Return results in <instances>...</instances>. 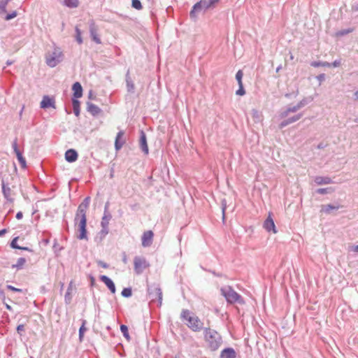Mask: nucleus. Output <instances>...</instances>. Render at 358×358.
<instances>
[{
  "label": "nucleus",
  "instance_id": "1",
  "mask_svg": "<svg viewBox=\"0 0 358 358\" xmlns=\"http://www.w3.org/2000/svg\"><path fill=\"white\" fill-rule=\"evenodd\" d=\"M204 338L208 347L211 351H216L222 344V338L220 334L210 328L203 329Z\"/></svg>",
  "mask_w": 358,
  "mask_h": 358
},
{
  "label": "nucleus",
  "instance_id": "2",
  "mask_svg": "<svg viewBox=\"0 0 358 358\" xmlns=\"http://www.w3.org/2000/svg\"><path fill=\"white\" fill-rule=\"evenodd\" d=\"M18 182L13 177L2 180V190L5 198L9 202H13L18 189Z\"/></svg>",
  "mask_w": 358,
  "mask_h": 358
},
{
  "label": "nucleus",
  "instance_id": "3",
  "mask_svg": "<svg viewBox=\"0 0 358 358\" xmlns=\"http://www.w3.org/2000/svg\"><path fill=\"white\" fill-rule=\"evenodd\" d=\"M181 317L187 321V327L193 331H200L203 329V323L201 320L195 315H190L188 310H183L181 313Z\"/></svg>",
  "mask_w": 358,
  "mask_h": 358
},
{
  "label": "nucleus",
  "instance_id": "4",
  "mask_svg": "<svg viewBox=\"0 0 358 358\" xmlns=\"http://www.w3.org/2000/svg\"><path fill=\"white\" fill-rule=\"evenodd\" d=\"M222 296H224L229 303L243 304L244 300L243 297L238 294L231 286H225L220 289Z\"/></svg>",
  "mask_w": 358,
  "mask_h": 358
},
{
  "label": "nucleus",
  "instance_id": "5",
  "mask_svg": "<svg viewBox=\"0 0 358 358\" xmlns=\"http://www.w3.org/2000/svg\"><path fill=\"white\" fill-rule=\"evenodd\" d=\"M219 1L220 0H201L194 5L189 13L190 17L192 18L195 17V13L196 12L213 8L215 6V4L219 2Z\"/></svg>",
  "mask_w": 358,
  "mask_h": 358
},
{
  "label": "nucleus",
  "instance_id": "6",
  "mask_svg": "<svg viewBox=\"0 0 358 358\" xmlns=\"http://www.w3.org/2000/svg\"><path fill=\"white\" fill-rule=\"evenodd\" d=\"M148 298L151 302L157 301V306H161L162 303V292L159 284L153 283L148 285Z\"/></svg>",
  "mask_w": 358,
  "mask_h": 358
},
{
  "label": "nucleus",
  "instance_id": "7",
  "mask_svg": "<svg viewBox=\"0 0 358 358\" xmlns=\"http://www.w3.org/2000/svg\"><path fill=\"white\" fill-rule=\"evenodd\" d=\"M75 222L76 224H78L77 231L78 234H77V238L79 240H88L86 229V216L76 215L75 217Z\"/></svg>",
  "mask_w": 358,
  "mask_h": 358
},
{
  "label": "nucleus",
  "instance_id": "8",
  "mask_svg": "<svg viewBox=\"0 0 358 358\" xmlns=\"http://www.w3.org/2000/svg\"><path fill=\"white\" fill-rule=\"evenodd\" d=\"M134 271L136 274H141L149 266V264L143 257L136 256L134 259Z\"/></svg>",
  "mask_w": 358,
  "mask_h": 358
},
{
  "label": "nucleus",
  "instance_id": "9",
  "mask_svg": "<svg viewBox=\"0 0 358 358\" xmlns=\"http://www.w3.org/2000/svg\"><path fill=\"white\" fill-rule=\"evenodd\" d=\"M62 53L59 50H55L46 56V63L50 67H55L62 60Z\"/></svg>",
  "mask_w": 358,
  "mask_h": 358
},
{
  "label": "nucleus",
  "instance_id": "10",
  "mask_svg": "<svg viewBox=\"0 0 358 358\" xmlns=\"http://www.w3.org/2000/svg\"><path fill=\"white\" fill-rule=\"evenodd\" d=\"M89 31L92 40L96 44H101V41L98 35V27L92 20L89 22Z\"/></svg>",
  "mask_w": 358,
  "mask_h": 358
},
{
  "label": "nucleus",
  "instance_id": "11",
  "mask_svg": "<svg viewBox=\"0 0 358 358\" xmlns=\"http://www.w3.org/2000/svg\"><path fill=\"white\" fill-rule=\"evenodd\" d=\"M139 147L145 155L149 153L146 134L143 130L140 131Z\"/></svg>",
  "mask_w": 358,
  "mask_h": 358
},
{
  "label": "nucleus",
  "instance_id": "12",
  "mask_svg": "<svg viewBox=\"0 0 358 358\" xmlns=\"http://www.w3.org/2000/svg\"><path fill=\"white\" fill-rule=\"evenodd\" d=\"M154 234L151 230L146 231L142 236V245L149 247L152 243Z\"/></svg>",
  "mask_w": 358,
  "mask_h": 358
},
{
  "label": "nucleus",
  "instance_id": "13",
  "mask_svg": "<svg viewBox=\"0 0 358 358\" xmlns=\"http://www.w3.org/2000/svg\"><path fill=\"white\" fill-rule=\"evenodd\" d=\"M13 148L14 152L17 156L18 162L20 164L22 168H23V169L26 168V166H27L26 160L22 157V153L20 152V151L19 150V149L17 148V139H15L14 141V142L13 143Z\"/></svg>",
  "mask_w": 358,
  "mask_h": 358
},
{
  "label": "nucleus",
  "instance_id": "14",
  "mask_svg": "<svg viewBox=\"0 0 358 358\" xmlns=\"http://www.w3.org/2000/svg\"><path fill=\"white\" fill-rule=\"evenodd\" d=\"M90 203V197H86L81 204L78 206L76 215L78 216H86V209L87 208Z\"/></svg>",
  "mask_w": 358,
  "mask_h": 358
},
{
  "label": "nucleus",
  "instance_id": "15",
  "mask_svg": "<svg viewBox=\"0 0 358 358\" xmlns=\"http://www.w3.org/2000/svg\"><path fill=\"white\" fill-rule=\"evenodd\" d=\"M41 107L42 108H55V100L53 98L50 97L48 96H44L43 100L41 102Z\"/></svg>",
  "mask_w": 358,
  "mask_h": 358
},
{
  "label": "nucleus",
  "instance_id": "16",
  "mask_svg": "<svg viewBox=\"0 0 358 358\" xmlns=\"http://www.w3.org/2000/svg\"><path fill=\"white\" fill-rule=\"evenodd\" d=\"M264 228L268 232L273 231V233H274V234H275L277 232V231L275 229V225L274 224V221L271 217L270 215L264 222Z\"/></svg>",
  "mask_w": 358,
  "mask_h": 358
},
{
  "label": "nucleus",
  "instance_id": "17",
  "mask_svg": "<svg viewBox=\"0 0 358 358\" xmlns=\"http://www.w3.org/2000/svg\"><path fill=\"white\" fill-rule=\"evenodd\" d=\"M124 135V132L123 131H120L116 136L115 141V148L116 150H120L123 145L125 143V140L123 139V136Z\"/></svg>",
  "mask_w": 358,
  "mask_h": 358
},
{
  "label": "nucleus",
  "instance_id": "18",
  "mask_svg": "<svg viewBox=\"0 0 358 358\" xmlns=\"http://www.w3.org/2000/svg\"><path fill=\"white\" fill-rule=\"evenodd\" d=\"M220 358H236V352L232 348H227L221 351Z\"/></svg>",
  "mask_w": 358,
  "mask_h": 358
},
{
  "label": "nucleus",
  "instance_id": "19",
  "mask_svg": "<svg viewBox=\"0 0 358 358\" xmlns=\"http://www.w3.org/2000/svg\"><path fill=\"white\" fill-rule=\"evenodd\" d=\"M302 115H303L302 113H299V114L295 115L294 116H293L292 117H289L288 119H286V120H283L279 124V127L280 129H282V128L285 127L286 126H287V125H289V124H292L293 122H295L298 121L299 119H301Z\"/></svg>",
  "mask_w": 358,
  "mask_h": 358
},
{
  "label": "nucleus",
  "instance_id": "20",
  "mask_svg": "<svg viewBox=\"0 0 358 358\" xmlns=\"http://www.w3.org/2000/svg\"><path fill=\"white\" fill-rule=\"evenodd\" d=\"M100 280L105 283V285L108 287V288L113 294L115 293V285L110 278H109L106 275H101Z\"/></svg>",
  "mask_w": 358,
  "mask_h": 358
},
{
  "label": "nucleus",
  "instance_id": "21",
  "mask_svg": "<svg viewBox=\"0 0 358 358\" xmlns=\"http://www.w3.org/2000/svg\"><path fill=\"white\" fill-rule=\"evenodd\" d=\"M87 110L93 116L98 115L101 112L99 106L90 101L87 102Z\"/></svg>",
  "mask_w": 358,
  "mask_h": 358
},
{
  "label": "nucleus",
  "instance_id": "22",
  "mask_svg": "<svg viewBox=\"0 0 358 358\" xmlns=\"http://www.w3.org/2000/svg\"><path fill=\"white\" fill-rule=\"evenodd\" d=\"M72 90L74 98H80L83 96V87L80 83H75L72 86Z\"/></svg>",
  "mask_w": 358,
  "mask_h": 358
},
{
  "label": "nucleus",
  "instance_id": "23",
  "mask_svg": "<svg viewBox=\"0 0 358 358\" xmlns=\"http://www.w3.org/2000/svg\"><path fill=\"white\" fill-rule=\"evenodd\" d=\"M315 182L318 185H328L333 182L332 180L329 177L317 176L314 180Z\"/></svg>",
  "mask_w": 358,
  "mask_h": 358
},
{
  "label": "nucleus",
  "instance_id": "24",
  "mask_svg": "<svg viewBox=\"0 0 358 358\" xmlns=\"http://www.w3.org/2000/svg\"><path fill=\"white\" fill-rule=\"evenodd\" d=\"M299 110V108H298L297 104L295 106H289L287 108V109L285 110H284L283 112H282L280 113V117L282 118L286 117L289 115V113H295Z\"/></svg>",
  "mask_w": 358,
  "mask_h": 358
},
{
  "label": "nucleus",
  "instance_id": "25",
  "mask_svg": "<svg viewBox=\"0 0 358 358\" xmlns=\"http://www.w3.org/2000/svg\"><path fill=\"white\" fill-rule=\"evenodd\" d=\"M112 215L110 213H104L102 220L101 222V225L103 229H107L109 224V220L111 219Z\"/></svg>",
  "mask_w": 358,
  "mask_h": 358
},
{
  "label": "nucleus",
  "instance_id": "26",
  "mask_svg": "<svg viewBox=\"0 0 358 358\" xmlns=\"http://www.w3.org/2000/svg\"><path fill=\"white\" fill-rule=\"evenodd\" d=\"M126 83H127V91L129 92H134V84L131 80V78L129 76V71H128L126 74Z\"/></svg>",
  "mask_w": 358,
  "mask_h": 358
},
{
  "label": "nucleus",
  "instance_id": "27",
  "mask_svg": "<svg viewBox=\"0 0 358 358\" xmlns=\"http://www.w3.org/2000/svg\"><path fill=\"white\" fill-rule=\"evenodd\" d=\"M340 206H334L332 204H327L322 206L321 211L329 214L332 210H338Z\"/></svg>",
  "mask_w": 358,
  "mask_h": 358
},
{
  "label": "nucleus",
  "instance_id": "28",
  "mask_svg": "<svg viewBox=\"0 0 358 358\" xmlns=\"http://www.w3.org/2000/svg\"><path fill=\"white\" fill-rule=\"evenodd\" d=\"M76 99L77 98H74V97L72 99V105H73V109L74 114L76 115V116L78 117L80 115V103Z\"/></svg>",
  "mask_w": 358,
  "mask_h": 358
},
{
  "label": "nucleus",
  "instance_id": "29",
  "mask_svg": "<svg viewBox=\"0 0 358 358\" xmlns=\"http://www.w3.org/2000/svg\"><path fill=\"white\" fill-rule=\"evenodd\" d=\"M310 66L313 67H331V64L327 62L314 61L311 62Z\"/></svg>",
  "mask_w": 358,
  "mask_h": 358
},
{
  "label": "nucleus",
  "instance_id": "30",
  "mask_svg": "<svg viewBox=\"0 0 358 358\" xmlns=\"http://www.w3.org/2000/svg\"><path fill=\"white\" fill-rule=\"evenodd\" d=\"M78 159V153L74 149H69V162H73Z\"/></svg>",
  "mask_w": 358,
  "mask_h": 358
},
{
  "label": "nucleus",
  "instance_id": "31",
  "mask_svg": "<svg viewBox=\"0 0 358 358\" xmlns=\"http://www.w3.org/2000/svg\"><path fill=\"white\" fill-rule=\"evenodd\" d=\"M85 324H86V320H83L82 325L79 329V339L80 341H83V338L84 337V334L87 331V329L85 327Z\"/></svg>",
  "mask_w": 358,
  "mask_h": 358
},
{
  "label": "nucleus",
  "instance_id": "32",
  "mask_svg": "<svg viewBox=\"0 0 358 358\" xmlns=\"http://www.w3.org/2000/svg\"><path fill=\"white\" fill-rule=\"evenodd\" d=\"M120 331L122 333V334L124 336V338L128 341H130V336H129V332H128V327L126 325H124V324H122V325H120Z\"/></svg>",
  "mask_w": 358,
  "mask_h": 358
},
{
  "label": "nucleus",
  "instance_id": "33",
  "mask_svg": "<svg viewBox=\"0 0 358 358\" xmlns=\"http://www.w3.org/2000/svg\"><path fill=\"white\" fill-rule=\"evenodd\" d=\"M121 294L124 297H130L132 295V290L131 287L124 288L121 292Z\"/></svg>",
  "mask_w": 358,
  "mask_h": 358
},
{
  "label": "nucleus",
  "instance_id": "34",
  "mask_svg": "<svg viewBox=\"0 0 358 358\" xmlns=\"http://www.w3.org/2000/svg\"><path fill=\"white\" fill-rule=\"evenodd\" d=\"M76 40L79 44H81L83 43L81 31L78 26L76 27Z\"/></svg>",
  "mask_w": 358,
  "mask_h": 358
},
{
  "label": "nucleus",
  "instance_id": "35",
  "mask_svg": "<svg viewBox=\"0 0 358 358\" xmlns=\"http://www.w3.org/2000/svg\"><path fill=\"white\" fill-rule=\"evenodd\" d=\"M131 6L136 10H141L143 8L141 2L140 0H132Z\"/></svg>",
  "mask_w": 358,
  "mask_h": 358
},
{
  "label": "nucleus",
  "instance_id": "36",
  "mask_svg": "<svg viewBox=\"0 0 358 358\" xmlns=\"http://www.w3.org/2000/svg\"><path fill=\"white\" fill-rule=\"evenodd\" d=\"M243 76V73L242 70H238L236 74V79L238 82V85H243L242 78Z\"/></svg>",
  "mask_w": 358,
  "mask_h": 358
},
{
  "label": "nucleus",
  "instance_id": "37",
  "mask_svg": "<svg viewBox=\"0 0 358 358\" xmlns=\"http://www.w3.org/2000/svg\"><path fill=\"white\" fill-rule=\"evenodd\" d=\"M310 101H311V99H310L308 98H304L297 103L298 108H299V109H301V108L304 107L306 105H307Z\"/></svg>",
  "mask_w": 358,
  "mask_h": 358
},
{
  "label": "nucleus",
  "instance_id": "38",
  "mask_svg": "<svg viewBox=\"0 0 358 358\" xmlns=\"http://www.w3.org/2000/svg\"><path fill=\"white\" fill-rule=\"evenodd\" d=\"M333 191L331 187H327V188H320L317 189V193L320 194H325L330 193Z\"/></svg>",
  "mask_w": 358,
  "mask_h": 358
},
{
  "label": "nucleus",
  "instance_id": "39",
  "mask_svg": "<svg viewBox=\"0 0 358 358\" xmlns=\"http://www.w3.org/2000/svg\"><path fill=\"white\" fill-rule=\"evenodd\" d=\"M10 0H0V13L6 12V7Z\"/></svg>",
  "mask_w": 358,
  "mask_h": 358
},
{
  "label": "nucleus",
  "instance_id": "40",
  "mask_svg": "<svg viewBox=\"0 0 358 358\" xmlns=\"http://www.w3.org/2000/svg\"><path fill=\"white\" fill-rule=\"evenodd\" d=\"M251 115L252 117V118H254L255 120V121H259V119H260V115H259V113L257 110L256 109H252V111H251Z\"/></svg>",
  "mask_w": 358,
  "mask_h": 358
},
{
  "label": "nucleus",
  "instance_id": "41",
  "mask_svg": "<svg viewBox=\"0 0 358 358\" xmlns=\"http://www.w3.org/2000/svg\"><path fill=\"white\" fill-rule=\"evenodd\" d=\"M79 6V0H69V8H77Z\"/></svg>",
  "mask_w": 358,
  "mask_h": 358
},
{
  "label": "nucleus",
  "instance_id": "42",
  "mask_svg": "<svg viewBox=\"0 0 358 358\" xmlns=\"http://www.w3.org/2000/svg\"><path fill=\"white\" fill-rule=\"evenodd\" d=\"M238 87H239V88L236 91V94L239 96H243L244 94H245V91L243 88V85H238Z\"/></svg>",
  "mask_w": 358,
  "mask_h": 358
},
{
  "label": "nucleus",
  "instance_id": "43",
  "mask_svg": "<svg viewBox=\"0 0 358 358\" xmlns=\"http://www.w3.org/2000/svg\"><path fill=\"white\" fill-rule=\"evenodd\" d=\"M16 16H17V12L16 11H13L10 14H8L6 16L5 20H10L15 17Z\"/></svg>",
  "mask_w": 358,
  "mask_h": 358
},
{
  "label": "nucleus",
  "instance_id": "44",
  "mask_svg": "<svg viewBox=\"0 0 358 358\" xmlns=\"http://www.w3.org/2000/svg\"><path fill=\"white\" fill-rule=\"evenodd\" d=\"M226 208H227V205H226V201L225 200H222V218H223V220H224L225 218V210H226Z\"/></svg>",
  "mask_w": 358,
  "mask_h": 358
},
{
  "label": "nucleus",
  "instance_id": "45",
  "mask_svg": "<svg viewBox=\"0 0 358 358\" xmlns=\"http://www.w3.org/2000/svg\"><path fill=\"white\" fill-rule=\"evenodd\" d=\"M26 262V259L24 258H20L17 260V266H22Z\"/></svg>",
  "mask_w": 358,
  "mask_h": 358
},
{
  "label": "nucleus",
  "instance_id": "46",
  "mask_svg": "<svg viewBox=\"0 0 358 358\" xmlns=\"http://www.w3.org/2000/svg\"><path fill=\"white\" fill-rule=\"evenodd\" d=\"M24 331V324H20L17 327V331L19 334H22V333Z\"/></svg>",
  "mask_w": 358,
  "mask_h": 358
},
{
  "label": "nucleus",
  "instance_id": "47",
  "mask_svg": "<svg viewBox=\"0 0 358 358\" xmlns=\"http://www.w3.org/2000/svg\"><path fill=\"white\" fill-rule=\"evenodd\" d=\"M317 80L321 83L325 80V74L321 73L316 77Z\"/></svg>",
  "mask_w": 358,
  "mask_h": 358
},
{
  "label": "nucleus",
  "instance_id": "48",
  "mask_svg": "<svg viewBox=\"0 0 358 358\" xmlns=\"http://www.w3.org/2000/svg\"><path fill=\"white\" fill-rule=\"evenodd\" d=\"M7 288L13 292H22V290L21 289H18L13 287L12 285H7Z\"/></svg>",
  "mask_w": 358,
  "mask_h": 358
},
{
  "label": "nucleus",
  "instance_id": "49",
  "mask_svg": "<svg viewBox=\"0 0 358 358\" xmlns=\"http://www.w3.org/2000/svg\"><path fill=\"white\" fill-rule=\"evenodd\" d=\"M98 264L101 266L102 268H108V264H106V262H103L102 261H99L98 262Z\"/></svg>",
  "mask_w": 358,
  "mask_h": 358
},
{
  "label": "nucleus",
  "instance_id": "50",
  "mask_svg": "<svg viewBox=\"0 0 358 358\" xmlns=\"http://www.w3.org/2000/svg\"><path fill=\"white\" fill-rule=\"evenodd\" d=\"M17 238H15L12 242H11V246L13 248H20L18 245H17L16 244V242H17Z\"/></svg>",
  "mask_w": 358,
  "mask_h": 358
},
{
  "label": "nucleus",
  "instance_id": "51",
  "mask_svg": "<svg viewBox=\"0 0 358 358\" xmlns=\"http://www.w3.org/2000/svg\"><path fill=\"white\" fill-rule=\"evenodd\" d=\"M331 64V67H338L341 65V60H335L333 63H330Z\"/></svg>",
  "mask_w": 358,
  "mask_h": 358
},
{
  "label": "nucleus",
  "instance_id": "52",
  "mask_svg": "<svg viewBox=\"0 0 358 358\" xmlns=\"http://www.w3.org/2000/svg\"><path fill=\"white\" fill-rule=\"evenodd\" d=\"M22 216H23L22 213V212H18V213H17V215H16V218H17V220H20V219H22Z\"/></svg>",
  "mask_w": 358,
  "mask_h": 358
},
{
  "label": "nucleus",
  "instance_id": "53",
  "mask_svg": "<svg viewBox=\"0 0 358 358\" xmlns=\"http://www.w3.org/2000/svg\"><path fill=\"white\" fill-rule=\"evenodd\" d=\"M108 206H109V203L107 202L105 205V208H104V213H109L108 212Z\"/></svg>",
  "mask_w": 358,
  "mask_h": 358
},
{
  "label": "nucleus",
  "instance_id": "54",
  "mask_svg": "<svg viewBox=\"0 0 358 358\" xmlns=\"http://www.w3.org/2000/svg\"><path fill=\"white\" fill-rule=\"evenodd\" d=\"M122 262L126 264L127 263V257L126 254L123 253Z\"/></svg>",
  "mask_w": 358,
  "mask_h": 358
},
{
  "label": "nucleus",
  "instance_id": "55",
  "mask_svg": "<svg viewBox=\"0 0 358 358\" xmlns=\"http://www.w3.org/2000/svg\"><path fill=\"white\" fill-rule=\"evenodd\" d=\"M352 10H354V11H357V12H358V3L353 5V6H352Z\"/></svg>",
  "mask_w": 358,
  "mask_h": 358
},
{
  "label": "nucleus",
  "instance_id": "56",
  "mask_svg": "<svg viewBox=\"0 0 358 358\" xmlns=\"http://www.w3.org/2000/svg\"><path fill=\"white\" fill-rule=\"evenodd\" d=\"M352 250L358 252V245L352 246Z\"/></svg>",
  "mask_w": 358,
  "mask_h": 358
},
{
  "label": "nucleus",
  "instance_id": "57",
  "mask_svg": "<svg viewBox=\"0 0 358 358\" xmlns=\"http://www.w3.org/2000/svg\"><path fill=\"white\" fill-rule=\"evenodd\" d=\"M6 232V229L0 230V236H2V235H3V234H4Z\"/></svg>",
  "mask_w": 358,
  "mask_h": 358
},
{
  "label": "nucleus",
  "instance_id": "58",
  "mask_svg": "<svg viewBox=\"0 0 358 358\" xmlns=\"http://www.w3.org/2000/svg\"><path fill=\"white\" fill-rule=\"evenodd\" d=\"M281 69H282V66H281V65H280V66H278L276 68V71H275L278 73V72H279V71H280V70Z\"/></svg>",
  "mask_w": 358,
  "mask_h": 358
},
{
  "label": "nucleus",
  "instance_id": "59",
  "mask_svg": "<svg viewBox=\"0 0 358 358\" xmlns=\"http://www.w3.org/2000/svg\"><path fill=\"white\" fill-rule=\"evenodd\" d=\"M355 99L358 100V90L355 92Z\"/></svg>",
  "mask_w": 358,
  "mask_h": 358
},
{
  "label": "nucleus",
  "instance_id": "60",
  "mask_svg": "<svg viewBox=\"0 0 358 358\" xmlns=\"http://www.w3.org/2000/svg\"><path fill=\"white\" fill-rule=\"evenodd\" d=\"M318 148L321 149V148H323L324 146L322 143L319 144L318 146H317Z\"/></svg>",
  "mask_w": 358,
  "mask_h": 358
},
{
  "label": "nucleus",
  "instance_id": "61",
  "mask_svg": "<svg viewBox=\"0 0 358 358\" xmlns=\"http://www.w3.org/2000/svg\"><path fill=\"white\" fill-rule=\"evenodd\" d=\"M6 308L8 310H11V307L9 305H8V304H6Z\"/></svg>",
  "mask_w": 358,
  "mask_h": 358
},
{
  "label": "nucleus",
  "instance_id": "62",
  "mask_svg": "<svg viewBox=\"0 0 358 358\" xmlns=\"http://www.w3.org/2000/svg\"><path fill=\"white\" fill-rule=\"evenodd\" d=\"M350 31H349V30H348V31H344L342 33V34H345V33H349Z\"/></svg>",
  "mask_w": 358,
  "mask_h": 358
},
{
  "label": "nucleus",
  "instance_id": "63",
  "mask_svg": "<svg viewBox=\"0 0 358 358\" xmlns=\"http://www.w3.org/2000/svg\"><path fill=\"white\" fill-rule=\"evenodd\" d=\"M64 157H65L66 159H67V151L64 153Z\"/></svg>",
  "mask_w": 358,
  "mask_h": 358
},
{
  "label": "nucleus",
  "instance_id": "64",
  "mask_svg": "<svg viewBox=\"0 0 358 358\" xmlns=\"http://www.w3.org/2000/svg\"><path fill=\"white\" fill-rule=\"evenodd\" d=\"M89 96H90V98L92 96V92L91 91L90 92Z\"/></svg>",
  "mask_w": 358,
  "mask_h": 358
}]
</instances>
